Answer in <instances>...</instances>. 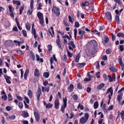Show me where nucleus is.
I'll return each instance as SVG.
<instances>
[{"mask_svg": "<svg viewBox=\"0 0 124 124\" xmlns=\"http://www.w3.org/2000/svg\"><path fill=\"white\" fill-rule=\"evenodd\" d=\"M88 45L89 46H91V48L88 49V52L90 55L93 56L95 53H96V47H97V42L96 41L93 40L90 41Z\"/></svg>", "mask_w": 124, "mask_h": 124, "instance_id": "obj_1", "label": "nucleus"}, {"mask_svg": "<svg viewBox=\"0 0 124 124\" xmlns=\"http://www.w3.org/2000/svg\"><path fill=\"white\" fill-rule=\"evenodd\" d=\"M90 116L89 115L88 113H85L84 114V117H81L79 120V123L81 124H85L87 122H88V120H89Z\"/></svg>", "mask_w": 124, "mask_h": 124, "instance_id": "obj_2", "label": "nucleus"}, {"mask_svg": "<svg viewBox=\"0 0 124 124\" xmlns=\"http://www.w3.org/2000/svg\"><path fill=\"white\" fill-rule=\"evenodd\" d=\"M63 105H62L61 107V111L63 113H64V109L66 108L67 104L66 102H67V99H66V97L64 98H63Z\"/></svg>", "mask_w": 124, "mask_h": 124, "instance_id": "obj_3", "label": "nucleus"}, {"mask_svg": "<svg viewBox=\"0 0 124 124\" xmlns=\"http://www.w3.org/2000/svg\"><path fill=\"white\" fill-rule=\"evenodd\" d=\"M53 11L55 13L57 16H60L61 13L60 12V9L59 8L54 6L53 7Z\"/></svg>", "mask_w": 124, "mask_h": 124, "instance_id": "obj_4", "label": "nucleus"}, {"mask_svg": "<svg viewBox=\"0 0 124 124\" xmlns=\"http://www.w3.org/2000/svg\"><path fill=\"white\" fill-rule=\"evenodd\" d=\"M8 9L11 17L14 18V14L13 13V12L14 11V8L12 7V6L9 5L8 6Z\"/></svg>", "mask_w": 124, "mask_h": 124, "instance_id": "obj_5", "label": "nucleus"}, {"mask_svg": "<svg viewBox=\"0 0 124 124\" xmlns=\"http://www.w3.org/2000/svg\"><path fill=\"white\" fill-rule=\"evenodd\" d=\"M68 34H65L64 35L62 36V38H67L69 40H71V38H72V36H71V33L70 32L68 31L67 32Z\"/></svg>", "mask_w": 124, "mask_h": 124, "instance_id": "obj_6", "label": "nucleus"}, {"mask_svg": "<svg viewBox=\"0 0 124 124\" xmlns=\"http://www.w3.org/2000/svg\"><path fill=\"white\" fill-rule=\"evenodd\" d=\"M76 46L74 44L73 41H71L70 43L69 44V50H73V49L75 48Z\"/></svg>", "mask_w": 124, "mask_h": 124, "instance_id": "obj_7", "label": "nucleus"}, {"mask_svg": "<svg viewBox=\"0 0 124 124\" xmlns=\"http://www.w3.org/2000/svg\"><path fill=\"white\" fill-rule=\"evenodd\" d=\"M54 61L57 62H58V60H57V58H56V55L55 54H53L52 55V57L50 58V63H53L54 62Z\"/></svg>", "mask_w": 124, "mask_h": 124, "instance_id": "obj_8", "label": "nucleus"}, {"mask_svg": "<svg viewBox=\"0 0 124 124\" xmlns=\"http://www.w3.org/2000/svg\"><path fill=\"white\" fill-rule=\"evenodd\" d=\"M4 77L6 81V82L8 84H11V81H10V79H11V78H10V77L7 75H4Z\"/></svg>", "mask_w": 124, "mask_h": 124, "instance_id": "obj_9", "label": "nucleus"}, {"mask_svg": "<svg viewBox=\"0 0 124 124\" xmlns=\"http://www.w3.org/2000/svg\"><path fill=\"white\" fill-rule=\"evenodd\" d=\"M54 104L55 109H59V106H60V102L59 101V99H56L55 100Z\"/></svg>", "mask_w": 124, "mask_h": 124, "instance_id": "obj_10", "label": "nucleus"}, {"mask_svg": "<svg viewBox=\"0 0 124 124\" xmlns=\"http://www.w3.org/2000/svg\"><path fill=\"white\" fill-rule=\"evenodd\" d=\"M37 16L39 19H43L44 18V17L43 16V14H42V13L40 12H38L37 13Z\"/></svg>", "mask_w": 124, "mask_h": 124, "instance_id": "obj_11", "label": "nucleus"}, {"mask_svg": "<svg viewBox=\"0 0 124 124\" xmlns=\"http://www.w3.org/2000/svg\"><path fill=\"white\" fill-rule=\"evenodd\" d=\"M34 115L35 116V120L36 122H39V120H40V116H39V114L37 112H34Z\"/></svg>", "mask_w": 124, "mask_h": 124, "instance_id": "obj_12", "label": "nucleus"}, {"mask_svg": "<svg viewBox=\"0 0 124 124\" xmlns=\"http://www.w3.org/2000/svg\"><path fill=\"white\" fill-rule=\"evenodd\" d=\"M108 80L110 83H111V82H113V81L115 82L116 81V78L115 77H111L109 75L108 76Z\"/></svg>", "mask_w": 124, "mask_h": 124, "instance_id": "obj_13", "label": "nucleus"}, {"mask_svg": "<svg viewBox=\"0 0 124 124\" xmlns=\"http://www.w3.org/2000/svg\"><path fill=\"white\" fill-rule=\"evenodd\" d=\"M106 16L109 20H112V15L109 12L106 13Z\"/></svg>", "mask_w": 124, "mask_h": 124, "instance_id": "obj_14", "label": "nucleus"}, {"mask_svg": "<svg viewBox=\"0 0 124 124\" xmlns=\"http://www.w3.org/2000/svg\"><path fill=\"white\" fill-rule=\"evenodd\" d=\"M50 34H51L52 37L55 35V32L54 31V28L53 27H50V30L48 31Z\"/></svg>", "mask_w": 124, "mask_h": 124, "instance_id": "obj_15", "label": "nucleus"}, {"mask_svg": "<svg viewBox=\"0 0 124 124\" xmlns=\"http://www.w3.org/2000/svg\"><path fill=\"white\" fill-rule=\"evenodd\" d=\"M34 76L36 77H39L40 76V73H39V70L37 69H35L34 72Z\"/></svg>", "mask_w": 124, "mask_h": 124, "instance_id": "obj_16", "label": "nucleus"}, {"mask_svg": "<svg viewBox=\"0 0 124 124\" xmlns=\"http://www.w3.org/2000/svg\"><path fill=\"white\" fill-rule=\"evenodd\" d=\"M118 62H119L122 70H124V62H123V60H122V59H118Z\"/></svg>", "mask_w": 124, "mask_h": 124, "instance_id": "obj_17", "label": "nucleus"}, {"mask_svg": "<svg viewBox=\"0 0 124 124\" xmlns=\"http://www.w3.org/2000/svg\"><path fill=\"white\" fill-rule=\"evenodd\" d=\"M123 98V93H120L119 95H117V100L118 102L120 103L121 102V100Z\"/></svg>", "mask_w": 124, "mask_h": 124, "instance_id": "obj_18", "label": "nucleus"}, {"mask_svg": "<svg viewBox=\"0 0 124 124\" xmlns=\"http://www.w3.org/2000/svg\"><path fill=\"white\" fill-rule=\"evenodd\" d=\"M30 59H31L32 61H34V60H35V56H34V53L32 51H31L30 53Z\"/></svg>", "mask_w": 124, "mask_h": 124, "instance_id": "obj_19", "label": "nucleus"}, {"mask_svg": "<svg viewBox=\"0 0 124 124\" xmlns=\"http://www.w3.org/2000/svg\"><path fill=\"white\" fill-rule=\"evenodd\" d=\"M88 76H89V78H85L84 79V81L85 82H88V81H91V78H93V77L91 76V75H90V72H88L87 74Z\"/></svg>", "mask_w": 124, "mask_h": 124, "instance_id": "obj_20", "label": "nucleus"}, {"mask_svg": "<svg viewBox=\"0 0 124 124\" xmlns=\"http://www.w3.org/2000/svg\"><path fill=\"white\" fill-rule=\"evenodd\" d=\"M36 61L37 62H43V59L42 58H40L38 54L36 55Z\"/></svg>", "mask_w": 124, "mask_h": 124, "instance_id": "obj_21", "label": "nucleus"}, {"mask_svg": "<svg viewBox=\"0 0 124 124\" xmlns=\"http://www.w3.org/2000/svg\"><path fill=\"white\" fill-rule=\"evenodd\" d=\"M25 27L27 31H30V30H31V24L30 23L27 22L25 25Z\"/></svg>", "mask_w": 124, "mask_h": 124, "instance_id": "obj_22", "label": "nucleus"}, {"mask_svg": "<svg viewBox=\"0 0 124 124\" xmlns=\"http://www.w3.org/2000/svg\"><path fill=\"white\" fill-rule=\"evenodd\" d=\"M104 86H105V84L102 83L100 84L98 86H97V89L98 90H101L102 88L104 87Z\"/></svg>", "mask_w": 124, "mask_h": 124, "instance_id": "obj_23", "label": "nucleus"}, {"mask_svg": "<svg viewBox=\"0 0 124 124\" xmlns=\"http://www.w3.org/2000/svg\"><path fill=\"white\" fill-rule=\"evenodd\" d=\"M80 54H78L77 55V56L76 57V58L75 59V61L76 62H79V60H80Z\"/></svg>", "mask_w": 124, "mask_h": 124, "instance_id": "obj_24", "label": "nucleus"}, {"mask_svg": "<svg viewBox=\"0 0 124 124\" xmlns=\"http://www.w3.org/2000/svg\"><path fill=\"white\" fill-rule=\"evenodd\" d=\"M69 22H70L71 24H73V21H75L74 18L71 17L70 16H68Z\"/></svg>", "mask_w": 124, "mask_h": 124, "instance_id": "obj_25", "label": "nucleus"}, {"mask_svg": "<svg viewBox=\"0 0 124 124\" xmlns=\"http://www.w3.org/2000/svg\"><path fill=\"white\" fill-rule=\"evenodd\" d=\"M42 6H43V5H42V3H39L38 4V7L37 8V10H41V9H42Z\"/></svg>", "mask_w": 124, "mask_h": 124, "instance_id": "obj_26", "label": "nucleus"}, {"mask_svg": "<svg viewBox=\"0 0 124 124\" xmlns=\"http://www.w3.org/2000/svg\"><path fill=\"white\" fill-rule=\"evenodd\" d=\"M107 93H113V88L110 87L107 90Z\"/></svg>", "mask_w": 124, "mask_h": 124, "instance_id": "obj_27", "label": "nucleus"}, {"mask_svg": "<svg viewBox=\"0 0 124 124\" xmlns=\"http://www.w3.org/2000/svg\"><path fill=\"white\" fill-rule=\"evenodd\" d=\"M39 20V24L41 25V26H44V18H41Z\"/></svg>", "mask_w": 124, "mask_h": 124, "instance_id": "obj_28", "label": "nucleus"}, {"mask_svg": "<svg viewBox=\"0 0 124 124\" xmlns=\"http://www.w3.org/2000/svg\"><path fill=\"white\" fill-rule=\"evenodd\" d=\"M16 25L17 26V28L18 30H19L20 31H22V27L20 26V23H19V22L17 21V19H16Z\"/></svg>", "mask_w": 124, "mask_h": 124, "instance_id": "obj_29", "label": "nucleus"}, {"mask_svg": "<svg viewBox=\"0 0 124 124\" xmlns=\"http://www.w3.org/2000/svg\"><path fill=\"white\" fill-rule=\"evenodd\" d=\"M22 116L24 118H27L29 117V113L26 111H23Z\"/></svg>", "mask_w": 124, "mask_h": 124, "instance_id": "obj_30", "label": "nucleus"}, {"mask_svg": "<svg viewBox=\"0 0 124 124\" xmlns=\"http://www.w3.org/2000/svg\"><path fill=\"white\" fill-rule=\"evenodd\" d=\"M115 21L117 22V24H120V16H119L116 15L115 16Z\"/></svg>", "mask_w": 124, "mask_h": 124, "instance_id": "obj_31", "label": "nucleus"}, {"mask_svg": "<svg viewBox=\"0 0 124 124\" xmlns=\"http://www.w3.org/2000/svg\"><path fill=\"white\" fill-rule=\"evenodd\" d=\"M52 107H53V105L51 104V103L47 104L46 106V109H50V108H52Z\"/></svg>", "mask_w": 124, "mask_h": 124, "instance_id": "obj_32", "label": "nucleus"}, {"mask_svg": "<svg viewBox=\"0 0 124 124\" xmlns=\"http://www.w3.org/2000/svg\"><path fill=\"white\" fill-rule=\"evenodd\" d=\"M13 3V4H16V5H20L21 2H20V1L14 0Z\"/></svg>", "mask_w": 124, "mask_h": 124, "instance_id": "obj_33", "label": "nucleus"}, {"mask_svg": "<svg viewBox=\"0 0 124 124\" xmlns=\"http://www.w3.org/2000/svg\"><path fill=\"white\" fill-rule=\"evenodd\" d=\"M117 36H118V37H122L123 38H124V34L123 33L119 32L117 33Z\"/></svg>", "mask_w": 124, "mask_h": 124, "instance_id": "obj_34", "label": "nucleus"}, {"mask_svg": "<svg viewBox=\"0 0 124 124\" xmlns=\"http://www.w3.org/2000/svg\"><path fill=\"white\" fill-rule=\"evenodd\" d=\"M94 109H97L98 108V102L96 101L93 105Z\"/></svg>", "mask_w": 124, "mask_h": 124, "instance_id": "obj_35", "label": "nucleus"}, {"mask_svg": "<svg viewBox=\"0 0 124 124\" xmlns=\"http://www.w3.org/2000/svg\"><path fill=\"white\" fill-rule=\"evenodd\" d=\"M109 69L110 70H111V71H113V72H117V71H118V70L117 69V68L114 67H110Z\"/></svg>", "mask_w": 124, "mask_h": 124, "instance_id": "obj_36", "label": "nucleus"}, {"mask_svg": "<svg viewBox=\"0 0 124 124\" xmlns=\"http://www.w3.org/2000/svg\"><path fill=\"white\" fill-rule=\"evenodd\" d=\"M49 76H50V74L48 72H46V73H44V74H43V76L45 78H48Z\"/></svg>", "mask_w": 124, "mask_h": 124, "instance_id": "obj_37", "label": "nucleus"}, {"mask_svg": "<svg viewBox=\"0 0 124 124\" xmlns=\"http://www.w3.org/2000/svg\"><path fill=\"white\" fill-rule=\"evenodd\" d=\"M74 86L72 84H71L69 87L68 88V91L69 92H71V91L74 90Z\"/></svg>", "mask_w": 124, "mask_h": 124, "instance_id": "obj_38", "label": "nucleus"}, {"mask_svg": "<svg viewBox=\"0 0 124 124\" xmlns=\"http://www.w3.org/2000/svg\"><path fill=\"white\" fill-rule=\"evenodd\" d=\"M56 43H57L58 46H59V47H62V45H61V40L57 39Z\"/></svg>", "mask_w": 124, "mask_h": 124, "instance_id": "obj_39", "label": "nucleus"}, {"mask_svg": "<svg viewBox=\"0 0 124 124\" xmlns=\"http://www.w3.org/2000/svg\"><path fill=\"white\" fill-rule=\"evenodd\" d=\"M89 5V2L88 1H85L84 3H82V6L84 7H86V6H88Z\"/></svg>", "mask_w": 124, "mask_h": 124, "instance_id": "obj_40", "label": "nucleus"}, {"mask_svg": "<svg viewBox=\"0 0 124 124\" xmlns=\"http://www.w3.org/2000/svg\"><path fill=\"white\" fill-rule=\"evenodd\" d=\"M74 37H75V39H76L77 33L78 32V31H77V29L76 28L75 29H74Z\"/></svg>", "mask_w": 124, "mask_h": 124, "instance_id": "obj_41", "label": "nucleus"}, {"mask_svg": "<svg viewBox=\"0 0 124 124\" xmlns=\"http://www.w3.org/2000/svg\"><path fill=\"white\" fill-rule=\"evenodd\" d=\"M86 31L83 30H79L78 31V34H80L81 35H84V33H85Z\"/></svg>", "mask_w": 124, "mask_h": 124, "instance_id": "obj_42", "label": "nucleus"}, {"mask_svg": "<svg viewBox=\"0 0 124 124\" xmlns=\"http://www.w3.org/2000/svg\"><path fill=\"white\" fill-rule=\"evenodd\" d=\"M80 27V24L78 22L76 21L75 22V28H79Z\"/></svg>", "mask_w": 124, "mask_h": 124, "instance_id": "obj_43", "label": "nucleus"}, {"mask_svg": "<svg viewBox=\"0 0 124 124\" xmlns=\"http://www.w3.org/2000/svg\"><path fill=\"white\" fill-rule=\"evenodd\" d=\"M47 48L48 51L51 52V51H52V48H53V46H52V45H48Z\"/></svg>", "mask_w": 124, "mask_h": 124, "instance_id": "obj_44", "label": "nucleus"}, {"mask_svg": "<svg viewBox=\"0 0 124 124\" xmlns=\"http://www.w3.org/2000/svg\"><path fill=\"white\" fill-rule=\"evenodd\" d=\"M1 98L3 99V100L6 101L7 100V96L6 94H4L1 96Z\"/></svg>", "mask_w": 124, "mask_h": 124, "instance_id": "obj_45", "label": "nucleus"}, {"mask_svg": "<svg viewBox=\"0 0 124 124\" xmlns=\"http://www.w3.org/2000/svg\"><path fill=\"white\" fill-rule=\"evenodd\" d=\"M77 88H78V89L81 90V89H82V88H83V85H82V84H81V83H78L77 85Z\"/></svg>", "mask_w": 124, "mask_h": 124, "instance_id": "obj_46", "label": "nucleus"}, {"mask_svg": "<svg viewBox=\"0 0 124 124\" xmlns=\"http://www.w3.org/2000/svg\"><path fill=\"white\" fill-rule=\"evenodd\" d=\"M67 54L68 58H72V57L73 56V54L70 53V52L69 51H67Z\"/></svg>", "mask_w": 124, "mask_h": 124, "instance_id": "obj_47", "label": "nucleus"}, {"mask_svg": "<svg viewBox=\"0 0 124 124\" xmlns=\"http://www.w3.org/2000/svg\"><path fill=\"white\" fill-rule=\"evenodd\" d=\"M8 100L9 101H11L12 100V96L11 94H9L8 95Z\"/></svg>", "mask_w": 124, "mask_h": 124, "instance_id": "obj_48", "label": "nucleus"}, {"mask_svg": "<svg viewBox=\"0 0 124 124\" xmlns=\"http://www.w3.org/2000/svg\"><path fill=\"white\" fill-rule=\"evenodd\" d=\"M23 11H24V7H21L19 9V15H21V14H22V13H23Z\"/></svg>", "mask_w": 124, "mask_h": 124, "instance_id": "obj_49", "label": "nucleus"}, {"mask_svg": "<svg viewBox=\"0 0 124 124\" xmlns=\"http://www.w3.org/2000/svg\"><path fill=\"white\" fill-rule=\"evenodd\" d=\"M23 103L19 102L18 104V107L20 108V109H22L23 108Z\"/></svg>", "mask_w": 124, "mask_h": 124, "instance_id": "obj_50", "label": "nucleus"}, {"mask_svg": "<svg viewBox=\"0 0 124 124\" xmlns=\"http://www.w3.org/2000/svg\"><path fill=\"white\" fill-rule=\"evenodd\" d=\"M104 39H105L104 41H105V43H107L108 42V41H109V38L108 37L105 36L104 37Z\"/></svg>", "mask_w": 124, "mask_h": 124, "instance_id": "obj_51", "label": "nucleus"}, {"mask_svg": "<svg viewBox=\"0 0 124 124\" xmlns=\"http://www.w3.org/2000/svg\"><path fill=\"white\" fill-rule=\"evenodd\" d=\"M92 32L96 33V34H97L98 35H99V34H100V32H98V31H97V30L92 31Z\"/></svg>", "mask_w": 124, "mask_h": 124, "instance_id": "obj_52", "label": "nucleus"}, {"mask_svg": "<svg viewBox=\"0 0 124 124\" xmlns=\"http://www.w3.org/2000/svg\"><path fill=\"white\" fill-rule=\"evenodd\" d=\"M34 3V1H31V4H30V7L31 9H32L33 8V3Z\"/></svg>", "mask_w": 124, "mask_h": 124, "instance_id": "obj_53", "label": "nucleus"}, {"mask_svg": "<svg viewBox=\"0 0 124 124\" xmlns=\"http://www.w3.org/2000/svg\"><path fill=\"white\" fill-rule=\"evenodd\" d=\"M73 98L74 100H77V99H78V95H77V94H74L73 95Z\"/></svg>", "mask_w": 124, "mask_h": 124, "instance_id": "obj_54", "label": "nucleus"}, {"mask_svg": "<svg viewBox=\"0 0 124 124\" xmlns=\"http://www.w3.org/2000/svg\"><path fill=\"white\" fill-rule=\"evenodd\" d=\"M22 33L24 36H25V37H27V31H26V30H22Z\"/></svg>", "mask_w": 124, "mask_h": 124, "instance_id": "obj_55", "label": "nucleus"}, {"mask_svg": "<svg viewBox=\"0 0 124 124\" xmlns=\"http://www.w3.org/2000/svg\"><path fill=\"white\" fill-rule=\"evenodd\" d=\"M28 15H31L32 14V10H29L27 12Z\"/></svg>", "mask_w": 124, "mask_h": 124, "instance_id": "obj_56", "label": "nucleus"}, {"mask_svg": "<svg viewBox=\"0 0 124 124\" xmlns=\"http://www.w3.org/2000/svg\"><path fill=\"white\" fill-rule=\"evenodd\" d=\"M64 38V40H63V44H64V45H66V44H67V38Z\"/></svg>", "mask_w": 124, "mask_h": 124, "instance_id": "obj_57", "label": "nucleus"}, {"mask_svg": "<svg viewBox=\"0 0 124 124\" xmlns=\"http://www.w3.org/2000/svg\"><path fill=\"white\" fill-rule=\"evenodd\" d=\"M102 60H103V61H107L108 60L107 56L104 55V56H103L102 58Z\"/></svg>", "mask_w": 124, "mask_h": 124, "instance_id": "obj_58", "label": "nucleus"}, {"mask_svg": "<svg viewBox=\"0 0 124 124\" xmlns=\"http://www.w3.org/2000/svg\"><path fill=\"white\" fill-rule=\"evenodd\" d=\"M116 3H118V4H122V1L121 0H114Z\"/></svg>", "mask_w": 124, "mask_h": 124, "instance_id": "obj_59", "label": "nucleus"}, {"mask_svg": "<svg viewBox=\"0 0 124 124\" xmlns=\"http://www.w3.org/2000/svg\"><path fill=\"white\" fill-rule=\"evenodd\" d=\"M15 118H16V116H15V115H13L12 116H9V119L10 120H15Z\"/></svg>", "mask_w": 124, "mask_h": 124, "instance_id": "obj_60", "label": "nucleus"}, {"mask_svg": "<svg viewBox=\"0 0 124 124\" xmlns=\"http://www.w3.org/2000/svg\"><path fill=\"white\" fill-rule=\"evenodd\" d=\"M29 72H30V71L29 70V69H27L25 71V74H24V76H28Z\"/></svg>", "mask_w": 124, "mask_h": 124, "instance_id": "obj_61", "label": "nucleus"}, {"mask_svg": "<svg viewBox=\"0 0 124 124\" xmlns=\"http://www.w3.org/2000/svg\"><path fill=\"white\" fill-rule=\"evenodd\" d=\"M80 108V109H81V110H83L84 109V106H83V105H80V104L78 105V108Z\"/></svg>", "mask_w": 124, "mask_h": 124, "instance_id": "obj_62", "label": "nucleus"}, {"mask_svg": "<svg viewBox=\"0 0 124 124\" xmlns=\"http://www.w3.org/2000/svg\"><path fill=\"white\" fill-rule=\"evenodd\" d=\"M16 53H17V54H19V55H24V53L22 51H21V50H17Z\"/></svg>", "mask_w": 124, "mask_h": 124, "instance_id": "obj_63", "label": "nucleus"}, {"mask_svg": "<svg viewBox=\"0 0 124 124\" xmlns=\"http://www.w3.org/2000/svg\"><path fill=\"white\" fill-rule=\"evenodd\" d=\"M111 36H112V39L113 41H114V40H115L116 39V36H115V35H114V34L111 33Z\"/></svg>", "mask_w": 124, "mask_h": 124, "instance_id": "obj_64", "label": "nucleus"}]
</instances>
